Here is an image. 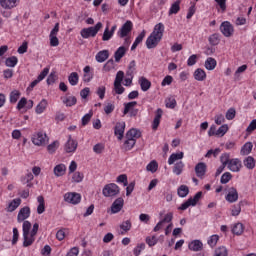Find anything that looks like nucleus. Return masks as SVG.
I'll use <instances>...</instances> for the list:
<instances>
[{"mask_svg": "<svg viewBox=\"0 0 256 256\" xmlns=\"http://www.w3.org/2000/svg\"><path fill=\"white\" fill-rule=\"evenodd\" d=\"M103 27V23L98 22L95 26L83 28L80 31V35L82 39H89V37H97V34L99 33V30H101Z\"/></svg>", "mask_w": 256, "mask_h": 256, "instance_id": "f257e3e1", "label": "nucleus"}, {"mask_svg": "<svg viewBox=\"0 0 256 256\" xmlns=\"http://www.w3.org/2000/svg\"><path fill=\"white\" fill-rule=\"evenodd\" d=\"M23 247H31L35 243V238H29V233L31 231V222L24 220L23 221Z\"/></svg>", "mask_w": 256, "mask_h": 256, "instance_id": "f03ea898", "label": "nucleus"}, {"mask_svg": "<svg viewBox=\"0 0 256 256\" xmlns=\"http://www.w3.org/2000/svg\"><path fill=\"white\" fill-rule=\"evenodd\" d=\"M121 189L115 183L106 184L102 190V195L104 197H117L119 195Z\"/></svg>", "mask_w": 256, "mask_h": 256, "instance_id": "7ed1b4c3", "label": "nucleus"}, {"mask_svg": "<svg viewBox=\"0 0 256 256\" xmlns=\"http://www.w3.org/2000/svg\"><path fill=\"white\" fill-rule=\"evenodd\" d=\"M203 197V192H197L193 198H189L186 202L181 204L180 207H178L179 211H186V209H189V207H195L197 203H199V200Z\"/></svg>", "mask_w": 256, "mask_h": 256, "instance_id": "20e7f679", "label": "nucleus"}, {"mask_svg": "<svg viewBox=\"0 0 256 256\" xmlns=\"http://www.w3.org/2000/svg\"><path fill=\"white\" fill-rule=\"evenodd\" d=\"M32 143L37 145V147H43L44 145L49 143V137H47L46 133L37 132L32 136Z\"/></svg>", "mask_w": 256, "mask_h": 256, "instance_id": "39448f33", "label": "nucleus"}, {"mask_svg": "<svg viewBox=\"0 0 256 256\" xmlns=\"http://www.w3.org/2000/svg\"><path fill=\"white\" fill-rule=\"evenodd\" d=\"M137 105V101H132L124 104L123 115H127L129 113L130 117H135L139 114V109L134 108Z\"/></svg>", "mask_w": 256, "mask_h": 256, "instance_id": "423d86ee", "label": "nucleus"}, {"mask_svg": "<svg viewBox=\"0 0 256 256\" xmlns=\"http://www.w3.org/2000/svg\"><path fill=\"white\" fill-rule=\"evenodd\" d=\"M64 201H66V203H71L72 205H77L81 203V194L77 192H68L64 195Z\"/></svg>", "mask_w": 256, "mask_h": 256, "instance_id": "0eeeda50", "label": "nucleus"}, {"mask_svg": "<svg viewBox=\"0 0 256 256\" xmlns=\"http://www.w3.org/2000/svg\"><path fill=\"white\" fill-rule=\"evenodd\" d=\"M133 30V22L130 20L126 21V23L123 24V26L118 31V37L123 39L124 37H127L130 33V31Z\"/></svg>", "mask_w": 256, "mask_h": 256, "instance_id": "6e6552de", "label": "nucleus"}, {"mask_svg": "<svg viewBox=\"0 0 256 256\" xmlns=\"http://www.w3.org/2000/svg\"><path fill=\"white\" fill-rule=\"evenodd\" d=\"M195 174L199 179H204L207 173V164L199 162L194 168Z\"/></svg>", "mask_w": 256, "mask_h": 256, "instance_id": "1a4fd4ad", "label": "nucleus"}, {"mask_svg": "<svg viewBox=\"0 0 256 256\" xmlns=\"http://www.w3.org/2000/svg\"><path fill=\"white\" fill-rule=\"evenodd\" d=\"M57 33H59V23H56L50 32L49 37L51 47H57L59 45V38H57Z\"/></svg>", "mask_w": 256, "mask_h": 256, "instance_id": "9d476101", "label": "nucleus"}, {"mask_svg": "<svg viewBox=\"0 0 256 256\" xmlns=\"http://www.w3.org/2000/svg\"><path fill=\"white\" fill-rule=\"evenodd\" d=\"M30 216H31V208H29L28 206H25L19 210L17 221L18 223H23V221H26V219H29Z\"/></svg>", "mask_w": 256, "mask_h": 256, "instance_id": "9b49d317", "label": "nucleus"}, {"mask_svg": "<svg viewBox=\"0 0 256 256\" xmlns=\"http://www.w3.org/2000/svg\"><path fill=\"white\" fill-rule=\"evenodd\" d=\"M114 134L118 141H121L125 135V122H117L114 127Z\"/></svg>", "mask_w": 256, "mask_h": 256, "instance_id": "f8f14e48", "label": "nucleus"}, {"mask_svg": "<svg viewBox=\"0 0 256 256\" xmlns=\"http://www.w3.org/2000/svg\"><path fill=\"white\" fill-rule=\"evenodd\" d=\"M221 33L224 37H231L233 35V25H231V22L225 21L220 26Z\"/></svg>", "mask_w": 256, "mask_h": 256, "instance_id": "ddd939ff", "label": "nucleus"}, {"mask_svg": "<svg viewBox=\"0 0 256 256\" xmlns=\"http://www.w3.org/2000/svg\"><path fill=\"white\" fill-rule=\"evenodd\" d=\"M241 167H243V164L238 158L230 159V162L228 164V169L232 171L233 173H239L241 171Z\"/></svg>", "mask_w": 256, "mask_h": 256, "instance_id": "4468645a", "label": "nucleus"}, {"mask_svg": "<svg viewBox=\"0 0 256 256\" xmlns=\"http://www.w3.org/2000/svg\"><path fill=\"white\" fill-rule=\"evenodd\" d=\"M123 205H125V200L122 197L117 198L111 205V213H119L123 209Z\"/></svg>", "mask_w": 256, "mask_h": 256, "instance_id": "2eb2a0df", "label": "nucleus"}, {"mask_svg": "<svg viewBox=\"0 0 256 256\" xmlns=\"http://www.w3.org/2000/svg\"><path fill=\"white\" fill-rule=\"evenodd\" d=\"M161 117H163V109L158 108L155 112V117L152 122L153 131H157V129H159V125L161 123Z\"/></svg>", "mask_w": 256, "mask_h": 256, "instance_id": "dca6fc26", "label": "nucleus"}, {"mask_svg": "<svg viewBox=\"0 0 256 256\" xmlns=\"http://www.w3.org/2000/svg\"><path fill=\"white\" fill-rule=\"evenodd\" d=\"M160 41H161V38L153 34H150V36L146 40L147 49H155V47L159 45Z\"/></svg>", "mask_w": 256, "mask_h": 256, "instance_id": "f3484780", "label": "nucleus"}, {"mask_svg": "<svg viewBox=\"0 0 256 256\" xmlns=\"http://www.w3.org/2000/svg\"><path fill=\"white\" fill-rule=\"evenodd\" d=\"M77 145H78L77 141L73 140V138L69 136L64 149L66 153H75V151H77Z\"/></svg>", "mask_w": 256, "mask_h": 256, "instance_id": "a211bd4d", "label": "nucleus"}, {"mask_svg": "<svg viewBox=\"0 0 256 256\" xmlns=\"http://www.w3.org/2000/svg\"><path fill=\"white\" fill-rule=\"evenodd\" d=\"M238 199L239 193L237 192V189L231 187L226 195V201H228V203H235Z\"/></svg>", "mask_w": 256, "mask_h": 256, "instance_id": "6ab92c4d", "label": "nucleus"}, {"mask_svg": "<svg viewBox=\"0 0 256 256\" xmlns=\"http://www.w3.org/2000/svg\"><path fill=\"white\" fill-rule=\"evenodd\" d=\"M163 33H165V25H163V23H158L154 26L151 35L163 39Z\"/></svg>", "mask_w": 256, "mask_h": 256, "instance_id": "aec40b11", "label": "nucleus"}, {"mask_svg": "<svg viewBox=\"0 0 256 256\" xmlns=\"http://www.w3.org/2000/svg\"><path fill=\"white\" fill-rule=\"evenodd\" d=\"M126 53H127V48L125 46L119 47L114 53L115 63H119V61H121V59L125 57Z\"/></svg>", "mask_w": 256, "mask_h": 256, "instance_id": "412c9836", "label": "nucleus"}, {"mask_svg": "<svg viewBox=\"0 0 256 256\" xmlns=\"http://www.w3.org/2000/svg\"><path fill=\"white\" fill-rule=\"evenodd\" d=\"M138 83H139L142 91H144V92L149 91V89H151V81H149V79H147L144 76L139 78Z\"/></svg>", "mask_w": 256, "mask_h": 256, "instance_id": "4be33fe9", "label": "nucleus"}, {"mask_svg": "<svg viewBox=\"0 0 256 256\" xmlns=\"http://www.w3.org/2000/svg\"><path fill=\"white\" fill-rule=\"evenodd\" d=\"M20 0H0V5L3 9H13V7H17V4Z\"/></svg>", "mask_w": 256, "mask_h": 256, "instance_id": "5701e85b", "label": "nucleus"}, {"mask_svg": "<svg viewBox=\"0 0 256 256\" xmlns=\"http://www.w3.org/2000/svg\"><path fill=\"white\" fill-rule=\"evenodd\" d=\"M67 171L65 164H58L54 167V175L56 177H63Z\"/></svg>", "mask_w": 256, "mask_h": 256, "instance_id": "b1692460", "label": "nucleus"}, {"mask_svg": "<svg viewBox=\"0 0 256 256\" xmlns=\"http://www.w3.org/2000/svg\"><path fill=\"white\" fill-rule=\"evenodd\" d=\"M109 59V50H102L96 54V61L98 63H104Z\"/></svg>", "mask_w": 256, "mask_h": 256, "instance_id": "393cba45", "label": "nucleus"}, {"mask_svg": "<svg viewBox=\"0 0 256 256\" xmlns=\"http://www.w3.org/2000/svg\"><path fill=\"white\" fill-rule=\"evenodd\" d=\"M184 156H185V154L183 152L171 154L168 159V165H173V163H175V161H181V159H183Z\"/></svg>", "mask_w": 256, "mask_h": 256, "instance_id": "a878e982", "label": "nucleus"}, {"mask_svg": "<svg viewBox=\"0 0 256 256\" xmlns=\"http://www.w3.org/2000/svg\"><path fill=\"white\" fill-rule=\"evenodd\" d=\"M194 79L196 81H205L207 79V74L205 73V70L198 68L194 72Z\"/></svg>", "mask_w": 256, "mask_h": 256, "instance_id": "bb28decb", "label": "nucleus"}, {"mask_svg": "<svg viewBox=\"0 0 256 256\" xmlns=\"http://www.w3.org/2000/svg\"><path fill=\"white\" fill-rule=\"evenodd\" d=\"M146 32L143 30L135 39L134 43L131 46V51H135L140 43L143 42V39H145Z\"/></svg>", "mask_w": 256, "mask_h": 256, "instance_id": "cd10ccee", "label": "nucleus"}, {"mask_svg": "<svg viewBox=\"0 0 256 256\" xmlns=\"http://www.w3.org/2000/svg\"><path fill=\"white\" fill-rule=\"evenodd\" d=\"M139 137H141V132L135 128L130 129L126 133V139H135V141H137Z\"/></svg>", "mask_w": 256, "mask_h": 256, "instance_id": "c85d7f7f", "label": "nucleus"}, {"mask_svg": "<svg viewBox=\"0 0 256 256\" xmlns=\"http://www.w3.org/2000/svg\"><path fill=\"white\" fill-rule=\"evenodd\" d=\"M37 201L39 203L37 206V213L38 215H43V212L45 211V197L40 195L37 197Z\"/></svg>", "mask_w": 256, "mask_h": 256, "instance_id": "c756f323", "label": "nucleus"}, {"mask_svg": "<svg viewBox=\"0 0 256 256\" xmlns=\"http://www.w3.org/2000/svg\"><path fill=\"white\" fill-rule=\"evenodd\" d=\"M135 143H137V140L135 139H131V138H126L122 149H124V151H131V149H133V147H135Z\"/></svg>", "mask_w": 256, "mask_h": 256, "instance_id": "7c9ffc66", "label": "nucleus"}, {"mask_svg": "<svg viewBox=\"0 0 256 256\" xmlns=\"http://www.w3.org/2000/svg\"><path fill=\"white\" fill-rule=\"evenodd\" d=\"M190 251H201L203 249V243L200 240H194L189 245Z\"/></svg>", "mask_w": 256, "mask_h": 256, "instance_id": "2f4dec72", "label": "nucleus"}, {"mask_svg": "<svg viewBox=\"0 0 256 256\" xmlns=\"http://www.w3.org/2000/svg\"><path fill=\"white\" fill-rule=\"evenodd\" d=\"M19 205H21V198L12 200L7 207V212L13 213V211H15V209H17V207H19Z\"/></svg>", "mask_w": 256, "mask_h": 256, "instance_id": "473e14b6", "label": "nucleus"}, {"mask_svg": "<svg viewBox=\"0 0 256 256\" xmlns=\"http://www.w3.org/2000/svg\"><path fill=\"white\" fill-rule=\"evenodd\" d=\"M181 2L180 1H176L174 2L168 12V15H177V13H179V11H181Z\"/></svg>", "mask_w": 256, "mask_h": 256, "instance_id": "72a5a7b5", "label": "nucleus"}, {"mask_svg": "<svg viewBox=\"0 0 256 256\" xmlns=\"http://www.w3.org/2000/svg\"><path fill=\"white\" fill-rule=\"evenodd\" d=\"M246 169H255V158L253 156H248L243 161Z\"/></svg>", "mask_w": 256, "mask_h": 256, "instance_id": "f704fd0d", "label": "nucleus"}, {"mask_svg": "<svg viewBox=\"0 0 256 256\" xmlns=\"http://www.w3.org/2000/svg\"><path fill=\"white\" fill-rule=\"evenodd\" d=\"M48 102L46 99H42V101L36 106L35 112L37 115H41V113L45 112V109H47Z\"/></svg>", "mask_w": 256, "mask_h": 256, "instance_id": "c9c22d12", "label": "nucleus"}, {"mask_svg": "<svg viewBox=\"0 0 256 256\" xmlns=\"http://www.w3.org/2000/svg\"><path fill=\"white\" fill-rule=\"evenodd\" d=\"M91 79H93V72L91 71V67L90 66H86L84 68L83 81L85 83H89V81H91Z\"/></svg>", "mask_w": 256, "mask_h": 256, "instance_id": "e433bc0d", "label": "nucleus"}, {"mask_svg": "<svg viewBox=\"0 0 256 256\" xmlns=\"http://www.w3.org/2000/svg\"><path fill=\"white\" fill-rule=\"evenodd\" d=\"M243 231H245V226H243V223H236L232 228V233L234 235H243Z\"/></svg>", "mask_w": 256, "mask_h": 256, "instance_id": "4c0bfd02", "label": "nucleus"}, {"mask_svg": "<svg viewBox=\"0 0 256 256\" xmlns=\"http://www.w3.org/2000/svg\"><path fill=\"white\" fill-rule=\"evenodd\" d=\"M251 151H253V143L247 142L242 146L240 153L241 155H249Z\"/></svg>", "mask_w": 256, "mask_h": 256, "instance_id": "58836bf2", "label": "nucleus"}, {"mask_svg": "<svg viewBox=\"0 0 256 256\" xmlns=\"http://www.w3.org/2000/svg\"><path fill=\"white\" fill-rule=\"evenodd\" d=\"M63 103L64 105H66V107H73V105H77V97L75 96L65 97L63 99Z\"/></svg>", "mask_w": 256, "mask_h": 256, "instance_id": "ea45409f", "label": "nucleus"}, {"mask_svg": "<svg viewBox=\"0 0 256 256\" xmlns=\"http://www.w3.org/2000/svg\"><path fill=\"white\" fill-rule=\"evenodd\" d=\"M213 256H229V251L227 250V247L220 246L215 249Z\"/></svg>", "mask_w": 256, "mask_h": 256, "instance_id": "a19ab883", "label": "nucleus"}, {"mask_svg": "<svg viewBox=\"0 0 256 256\" xmlns=\"http://www.w3.org/2000/svg\"><path fill=\"white\" fill-rule=\"evenodd\" d=\"M183 167H185V164L183 161H179L174 165L173 173L175 175H181L183 173Z\"/></svg>", "mask_w": 256, "mask_h": 256, "instance_id": "79ce46f5", "label": "nucleus"}, {"mask_svg": "<svg viewBox=\"0 0 256 256\" xmlns=\"http://www.w3.org/2000/svg\"><path fill=\"white\" fill-rule=\"evenodd\" d=\"M68 81H69L70 85H72V86L77 85V83H79V74L77 72H72L68 76Z\"/></svg>", "mask_w": 256, "mask_h": 256, "instance_id": "37998d69", "label": "nucleus"}, {"mask_svg": "<svg viewBox=\"0 0 256 256\" xmlns=\"http://www.w3.org/2000/svg\"><path fill=\"white\" fill-rule=\"evenodd\" d=\"M177 193L180 197L185 198L189 195V187L187 185H181L178 188Z\"/></svg>", "mask_w": 256, "mask_h": 256, "instance_id": "c03bdc74", "label": "nucleus"}, {"mask_svg": "<svg viewBox=\"0 0 256 256\" xmlns=\"http://www.w3.org/2000/svg\"><path fill=\"white\" fill-rule=\"evenodd\" d=\"M157 169H159V164L157 163V161H151L147 166H146V170L150 171L151 173H156Z\"/></svg>", "mask_w": 256, "mask_h": 256, "instance_id": "a18cd8bd", "label": "nucleus"}, {"mask_svg": "<svg viewBox=\"0 0 256 256\" xmlns=\"http://www.w3.org/2000/svg\"><path fill=\"white\" fill-rule=\"evenodd\" d=\"M85 175L81 172H75L72 175V183H81L84 179Z\"/></svg>", "mask_w": 256, "mask_h": 256, "instance_id": "49530a36", "label": "nucleus"}, {"mask_svg": "<svg viewBox=\"0 0 256 256\" xmlns=\"http://www.w3.org/2000/svg\"><path fill=\"white\" fill-rule=\"evenodd\" d=\"M227 131H229V126L227 124H224L221 127H219L218 130H216V136L223 137L225 133H227Z\"/></svg>", "mask_w": 256, "mask_h": 256, "instance_id": "de8ad7c7", "label": "nucleus"}, {"mask_svg": "<svg viewBox=\"0 0 256 256\" xmlns=\"http://www.w3.org/2000/svg\"><path fill=\"white\" fill-rule=\"evenodd\" d=\"M113 38V32H110L109 26H106L102 35V41H110Z\"/></svg>", "mask_w": 256, "mask_h": 256, "instance_id": "09e8293b", "label": "nucleus"}, {"mask_svg": "<svg viewBox=\"0 0 256 256\" xmlns=\"http://www.w3.org/2000/svg\"><path fill=\"white\" fill-rule=\"evenodd\" d=\"M57 149H59V141H54L53 143L47 146V151L48 153H50V155H53V153H55Z\"/></svg>", "mask_w": 256, "mask_h": 256, "instance_id": "8fccbe9b", "label": "nucleus"}, {"mask_svg": "<svg viewBox=\"0 0 256 256\" xmlns=\"http://www.w3.org/2000/svg\"><path fill=\"white\" fill-rule=\"evenodd\" d=\"M233 179V175H231L230 172H225L220 179V183H222V185H226V183H229V180Z\"/></svg>", "mask_w": 256, "mask_h": 256, "instance_id": "3c124183", "label": "nucleus"}, {"mask_svg": "<svg viewBox=\"0 0 256 256\" xmlns=\"http://www.w3.org/2000/svg\"><path fill=\"white\" fill-rule=\"evenodd\" d=\"M21 96V93L18 90H13L10 93V103H15L19 100V97Z\"/></svg>", "mask_w": 256, "mask_h": 256, "instance_id": "603ef678", "label": "nucleus"}, {"mask_svg": "<svg viewBox=\"0 0 256 256\" xmlns=\"http://www.w3.org/2000/svg\"><path fill=\"white\" fill-rule=\"evenodd\" d=\"M220 161H221L222 165L227 167V165H229V163L231 161L229 153L222 154L220 157Z\"/></svg>", "mask_w": 256, "mask_h": 256, "instance_id": "864d4df0", "label": "nucleus"}, {"mask_svg": "<svg viewBox=\"0 0 256 256\" xmlns=\"http://www.w3.org/2000/svg\"><path fill=\"white\" fill-rule=\"evenodd\" d=\"M159 240L157 239L156 236H148L146 237V243L149 245V247H154V245H157V242Z\"/></svg>", "mask_w": 256, "mask_h": 256, "instance_id": "5fc2aeb1", "label": "nucleus"}, {"mask_svg": "<svg viewBox=\"0 0 256 256\" xmlns=\"http://www.w3.org/2000/svg\"><path fill=\"white\" fill-rule=\"evenodd\" d=\"M131 220H126L124 222H122V224L120 225V229H122V231H125L127 233V231H131Z\"/></svg>", "mask_w": 256, "mask_h": 256, "instance_id": "6e6d98bb", "label": "nucleus"}, {"mask_svg": "<svg viewBox=\"0 0 256 256\" xmlns=\"http://www.w3.org/2000/svg\"><path fill=\"white\" fill-rule=\"evenodd\" d=\"M218 241H219V235L214 234V235L210 236V238L208 239V245L211 247H215V245H217Z\"/></svg>", "mask_w": 256, "mask_h": 256, "instance_id": "4d7b16f0", "label": "nucleus"}, {"mask_svg": "<svg viewBox=\"0 0 256 256\" xmlns=\"http://www.w3.org/2000/svg\"><path fill=\"white\" fill-rule=\"evenodd\" d=\"M114 89L117 95H123L125 93V88L119 82H114Z\"/></svg>", "mask_w": 256, "mask_h": 256, "instance_id": "13d9d810", "label": "nucleus"}, {"mask_svg": "<svg viewBox=\"0 0 256 256\" xmlns=\"http://www.w3.org/2000/svg\"><path fill=\"white\" fill-rule=\"evenodd\" d=\"M236 114H237V112L235 111V108H230L226 112V119L228 121H232V119H235Z\"/></svg>", "mask_w": 256, "mask_h": 256, "instance_id": "bf43d9fd", "label": "nucleus"}, {"mask_svg": "<svg viewBox=\"0 0 256 256\" xmlns=\"http://www.w3.org/2000/svg\"><path fill=\"white\" fill-rule=\"evenodd\" d=\"M28 46H29V44L27 43V41H24L22 43V45L17 50L19 55H23L24 53H27Z\"/></svg>", "mask_w": 256, "mask_h": 256, "instance_id": "052dcab7", "label": "nucleus"}, {"mask_svg": "<svg viewBox=\"0 0 256 256\" xmlns=\"http://www.w3.org/2000/svg\"><path fill=\"white\" fill-rule=\"evenodd\" d=\"M209 43H210V45H219V35L218 34H212L209 37Z\"/></svg>", "mask_w": 256, "mask_h": 256, "instance_id": "680f3d73", "label": "nucleus"}, {"mask_svg": "<svg viewBox=\"0 0 256 256\" xmlns=\"http://www.w3.org/2000/svg\"><path fill=\"white\" fill-rule=\"evenodd\" d=\"M117 183H123L124 187H127L128 182H127V174H122L119 175L116 179Z\"/></svg>", "mask_w": 256, "mask_h": 256, "instance_id": "e2e57ef3", "label": "nucleus"}, {"mask_svg": "<svg viewBox=\"0 0 256 256\" xmlns=\"http://www.w3.org/2000/svg\"><path fill=\"white\" fill-rule=\"evenodd\" d=\"M18 241H19V230L17 228H13L12 245H17Z\"/></svg>", "mask_w": 256, "mask_h": 256, "instance_id": "0e129e2a", "label": "nucleus"}, {"mask_svg": "<svg viewBox=\"0 0 256 256\" xmlns=\"http://www.w3.org/2000/svg\"><path fill=\"white\" fill-rule=\"evenodd\" d=\"M241 203H243V202H239V204L233 206V209H232L233 217H237V215H239V213H241Z\"/></svg>", "mask_w": 256, "mask_h": 256, "instance_id": "69168bd1", "label": "nucleus"}, {"mask_svg": "<svg viewBox=\"0 0 256 256\" xmlns=\"http://www.w3.org/2000/svg\"><path fill=\"white\" fill-rule=\"evenodd\" d=\"M6 65H17L19 63V60L17 59L16 56H11L6 59Z\"/></svg>", "mask_w": 256, "mask_h": 256, "instance_id": "338daca9", "label": "nucleus"}, {"mask_svg": "<svg viewBox=\"0 0 256 256\" xmlns=\"http://www.w3.org/2000/svg\"><path fill=\"white\" fill-rule=\"evenodd\" d=\"M256 129V119L252 120L249 124V126L247 127L246 131L247 133H253V131H255Z\"/></svg>", "mask_w": 256, "mask_h": 256, "instance_id": "774afa93", "label": "nucleus"}]
</instances>
